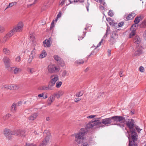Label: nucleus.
Here are the masks:
<instances>
[{"mask_svg":"<svg viewBox=\"0 0 146 146\" xmlns=\"http://www.w3.org/2000/svg\"><path fill=\"white\" fill-rule=\"evenodd\" d=\"M126 120L125 118L121 116H115L102 119V123L106 126L117 125L122 128L125 125Z\"/></svg>","mask_w":146,"mask_h":146,"instance_id":"obj_1","label":"nucleus"},{"mask_svg":"<svg viewBox=\"0 0 146 146\" xmlns=\"http://www.w3.org/2000/svg\"><path fill=\"white\" fill-rule=\"evenodd\" d=\"M23 27V24L21 22H19L16 25L14 26L13 29L11 30L4 37L3 40L5 42L9 38L13 35L16 32H21L22 31Z\"/></svg>","mask_w":146,"mask_h":146,"instance_id":"obj_2","label":"nucleus"},{"mask_svg":"<svg viewBox=\"0 0 146 146\" xmlns=\"http://www.w3.org/2000/svg\"><path fill=\"white\" fill-rule=\"evenodd\" d=\"M4 134L9 139L11 138V135H16L19 136H25V131L23 129L16 130L11 131L10 129H5L4 130Z\"/></svg>","mask_w":146,"mask_h":146,"instance_id":"obj_3","label":"nucleus"},{"mask_svg":"<svg viewBox=\"0 0 146 146\" xmlns=\"http://www.w3.org/2000/svg\"><path fill=\"white\" fill-rule=\"evenodd\" d=\"M75 141L78 144H80V146H82V129L77 133L74 134Z\"/></svg>","mask_w":146,"mask_h":146,"instance_id":"obj_4","label":"nucleus"},{"mask_svg":"<svg viewBox=\"0 0 146 146\" xmlns=\"http://www.w3.org/2000/svg\"><path fill=\"white\" fill-rule=\"evenodd\" d=\"M131 137L133 141H129V146H135V141H137V135L135 130H131Z\"/></svg>","mask_w":146,"mask_h":146,"instance_id":"obj_5","label":"nucleus"},{"mask_svg":"<svg viewBox=\"0 0 146 146\" xmlns=\"http://www.w3.org/2000/svg\"><path fill=\"white\" fill-rule=\"evenodd\" d=\"M50 80L49 82L50 86H54L57 81L58 79V76L56 74H53L51 75L50 77Z\"/></svg>","mask_w":146,"mask_h":146,"instance_id":"obj_6","label":"nucleus"},{"mask_svg":"<svg viewBox=\"0 0 146 146\" xmlns=\"http://www.w3.org/2000/svg\"><path fill=\"white\" fill-rule=\"evenodd\" d=\"M48 70L50 73H54L58 72L60 70V68L58 66H56L52 64H50L48 66Z\"/></svg>","mask_w":146,"mask_h":146,"instance_id":"obj_7","label":"nucleus"},{"mask_svg":"<svg viewBox=\"0 0 146 146\" xmlns=\"http://www.w3.org/2000/svg\"><path fill=\"white\" fill-rule=\"evenodd\" d=\"M54 60L56 61V63L61 66H63L65 65L64 61L61 58L57 55H54L53 56Z\"/></svg>","mask_w":146,"mask_h":146,"instance_id":"obj_8","label":"nucleus"},{"mask_svg":"<svg viewBox=\"0 0 146 146\" xmlns=\"http://www.w3.org/2000/svg\"><path fill=\"white\" fill-rule=\"evenodd\" d=\"M97 121L96 120H94V119L90 121L89 122L86 124V126L88 128L90 129L94 126L98 127V125L99 123H100L98 122H97Z\"/></svg>","mask_w":146,"mask_h":146,"instance_id":"obj_9","label":"nucleus"},{"mask_svg":"<svg viewBox=\"0 0 146 146\" xmlns=\"http://www.w3.org/2000/svg\"><path fill=\"white\" fill-rule=\"evenodd\" d=\"M134 122L133 119H129L128 122L126 123V124L127 127L131 129L130 132L131 133V130H135L133 129V128L134 126Z\"/></svg>","mask_w":146,"mask_h":146,"instance_id":"obj_10","label":"nucleus"},{"mask_svg":"<svg viewBox=\"0 0 146 146\" xmlns=\"http://www.w3.org/2000/svg\"><path fill=\"white\" fill-rule=\"evenodd\" d=\"M19 88V87L17 85L12 84L10 85H5L2 88H4L7 90H16L18 89Z\"/></svg>","mask_w":146,"mask_h":146,"instance_id":"obj_11","label":"nucleus"},{"mask_svg":"<svg viewBox=\"0 0 146 146\" xmlns=\"http://www.w3.org/2000/svg\"><path fill=\"white\" fill-rule=\"evenodd\" d=\"M4 63L6 68H8L10 66V60L9 58L4 57L3 59Z\"/></svg>","mask_w":146,"mask_h":146,"instance_id":"obj_12","label":"nucleus"},{"mask_svg":"<svg viewBox=\"0 0 146 146\" xmlns=\"http://www.w3.org/2000/svg\"><path fill=\"white\" fill-rule=\"evenodd\" d=\"M51 41V38H49L48 40L46 39L43 42L44 46L45 47H49L50 46V42Z\"/></svg>","mask_w":146,"mask_h":146,"instance_id":"obj_13","label":"nucleus"},{"mask_svg":"<svg viewBox=\"0 0 146 146\" xmlns=\"http://www.w3.org/2000/svg\"><path fill=\"white\" fill-rule=\"evenodd\" d=\"M88 132V130L87 129H83V146H89L87 142H83V140L84 139V135L87 134Z\"/></svg>","mask_w":146,"mask_h":146,"instance_id":"obj_14","label":"nucleus"},{"mask_svg":"<svg viewBox=\"0 0 146 146\" xmlns=\"http://www.w3.org/2000/svg\"><path fill=\"white\" fill-rule=\"evenodd\" d=\"M137 50L135 52L134 54L135 56L139 55L142 52V47L138 46H137Z\"/></svg>","mask_w":146,"mask_h":146,"instance_id":"obj_15","label":"nucleus"},{"mask_svg":"<svg viewBox=\"0 0 146 146\" xmlns=\"http://www.w3.org/2000/svg\"><path fill=\"white\" fill-rule=\"evenodd\" d=\"M49 137L48 136H46L44 139L40 144V146H45L48 142Z\"/></svg>","mask_w":146,"mask_h":146,"instance_id":"obj_16","label":"nucleus"},{"mask_svg":"<svg viewBox=\"0 0 146 146\" xmlns=\"http://www.w3.org/2000/svg\"><path fill=\"white\" fill-rule=\"evenodd\" d=\"M52 86H50L49 83H48L47 86H42L40 88V89L43 90H52Z\"/></svg>","mask_w":146,"mask_h":146,"instance_id":"obj_17","label":"nucleus"},{"mask_svg":"<svg viewBox=\"0 0 146 146\" xmlns=\"http://www.w3.org/2000/svg\"><path fill=\"white\" fill-rule=\"evenodd\" d=\"M55 96L53 95L49 97L47 100V104L48 105H50L54 101L55 98Z\"/></svg>","mask_w":146,"mask_h":146,"instance_id":"obj_18","label":"nucleus"},{"mask_svg":"<svg viewBox=\"0 0 146 146\" xmlns=\"http://www.w3.org/2000/svg\"><path fill=\"white\" fill-rule=\"evenodd\" d=\"M64 94V92L62 90H60L57 93L54 94V95L55 97H56L57 98H59L60 97L62 96Z\"/></svg>","mask_w":146,"mask_h":146,"instance_id":"obj_19","label":"nucleus"},{"mask_svg":"<svg viewBox=\"0 0 146 146\" xmlns=\"http://www.w3.org/2000/svg\"><path fill=\"white\" fill-rule=\"evenodd\" d=\"M135 15L136 14L135 13L132 12L127 16L126 17V19L127 20H132L135 17Z\"/></svg>","mask_w":146,"mask_h":146,"instance_id":"obj_20","label":"nucleus"},{"mask_svg":"<svg viewBox=\"0 0 146 146\" xmlns=\"http://www.w3.org/2000/svg\"><path fill=\"white\" fill-rule=\"evenodd\" d=\"M140 18L141 17H137L135 18L134 21V24L132 25L131 28V29H132V27L134 26L135 27H136V25L138 24L140 22Z\"/></svg>","mask_w":146,"mask_h":146,"instance_id":"obj_21","label":"nucleus"},{"mask_svg":"<svg viewBox=\"0 0 146 146\" xmlns=\"http://www.w3.org/2000/svg\"><path fill=\"white\" fill-rule=\"evenodd\" d=\"M38 114L37 113H34L30 116L29 117L28 119L29 120L33 121L36 118Z\"/></svg>","mask_w":146,"mask_h":146,"instance_id":"obj_22","label":"nucleus"},{"mask_svg":"<svg viewBox=\"0 0 146 146\" xmlns=\"http://www.w3.org/2000/svg\"><path fill=\"white\" fill-rule=\"evenodd\" d=\"M134 43L136 44H139L140 42V40L139 37L138 36L135 37L133 38Z\"/></svg>","mask_w":146,"mask_h":146,"instance_id":"obj_23","label":"nucleus"},{"mask_svg":"<svg viewBox=\"0 0 146 146\" xmlns=\"http://www.w3.org/2000/svg\"><path fill=\"white\" fill-rule=\"evenodd\" d=\"M17 105L13 103L11 107V111L14 112L15 111L17 110Z\"/></svg>","mask_w":146,"mask_h":146,"instance_id":"obj_24","label":"nucleus"},{"mask_svg":"<svg viewBox=\"0 0 146 146\" xmlns=\"http://www.w3.org/2000/svg\"><path fill=\"white\" fill-rule=\"evenodd\" d=\"M101 118H102V117H100L96 118L95 119H94V120L97 121V122H99L100 123L98 125V126L99 127H103V126L104 127V125H102V121L101 122V121H100V120L101 119Z\"/></svg>","mask_w":146,"mask_h":146,"instance_id":"obj_25","label":"nucleus"},{"mask_svg":"<svg viewBox=\"0 0 146 146\" xmlns=\"http://www.w3.org/2000/svg\"><path fill=\"white\" fill-rule=\"evenodd\" d=\"M116 36L114 37L113 35H111L110 40V41L113 44L115 42V40L116 39Z\"/></svg>","mask_w":146,"mask_h":146,"instance_id":"obj_26","label":"nucleus"},{"mask_svg":"<svg viewBox=\"0 0 146 146\" xmlns=\"http://www.w3.org/2000/svg\"><path fill=\"white\" fill-rule=\"evenodd\" d=\"M47 54L45 51H43L41 53L39 56V57L40 58H42L45 57L46 55Z\"/></svg>","mask_w":146,"mask_h":146,"instance_id":"obj_27","label":"nucleus"},{"mask_svg":"<svg viewBox=\"0 0 146 146\" xmlns=\"http://www.w3.org/2000/svg\"><path fill=\"white\" fill-rule=\"evenodd\" d=\"M135 29H133L129 34V38H131L133 36L135 35Z\"/></svg>","mask_w":146,"mask_h":146,"instance_id":"obj_28","label":"nucleus"},{"mask_svg":"<svg viewBox=\"0 0 146 146\" xmlns=\"http://www.w3.org/2000/svg\"><path fill=\"white\" fill-rule=\"evenodd\" d=\"M17 4V3L16 2H13L9 3L8 5L6 8L5 10H6L9 7H11L14 5H16Z\"/></svg>","mask_w":146,"mask_h":146,"instance_id":"obj_29","label":"nucleus"},{"mask_svg":"<svg viewBox=\"0 0 146 146\" xmlns=\"http://www.w3.org/2000/svg\"><path fill=\"white\" fill-rule=\"evenodd\" d=\"M140 27L141 28H145L146 27V21H143L139 25Z\"/></svg>","mask_w":146,"mask_h":146,"instance_id":"obj_30","label":"nucleus"},{"mask_svg":"<svg viewBox=\"0 0 146 146\" xmlns=\"http://www.w3.org/2000/svg\"><path fill=\"white\" fill-rule=\"evenodd\" d=\"M62 84V82L61 81H58L56 82V87L57 88H59L60 87Z\"/></svg>","mask_w":146,"mask_h":146,"instance_id":"obj_31","label":"nucleus"},{"mask_svg":"<svg viewBox=\"0 0 146 146\" xmlns=\"http://www.w3.org/2000/svg\"><path fill=\"white\" fill-rule=\"evenodd\" d=\"M34 56L33 55H30L29 56V58L28 60V62L29 63H31L32 62Z\"/></svg>","mask_w":146,"mask_h":146,"instance_id":"obj_32","label":"nucleus"},{"mask_svg":"<svg viewBox=\"0 0 146 146\" xmlns=\"http://www.w3.org/2000/svg\"><path fill=\"white\" fill-rule=\"evenodd\" d=\"M21 71V70L20 69L16 68H14V73L15 74H18V73Z\"/></svg>","mask_w":146,"mask_h":146,"instance_id":"obj_33","label":"nucleus"},{"mask_svg":"<svg viewBox=\"0 0 146 146\" xmlns=\"http://www.w3.org/2000/svg\"><path fill=\"white\" fill-rule=\"evenodd\" d=\"M95 49L94 50H93L91 52V54L89 55L88 56V57H87V58H86V60H84V61H83V63L84 62H87L88 59V58L90 57V55H93L94 54H94V52H95Z\"/></svg>","mask_w":146,"mask_h":146,"instance_id":"obj_34","label":"nucleus"},{"mask_svg":"<svg viewBox=\"0 0 146 146\" xmlns=\"http://www.w3.org/2000/svg\"><path fill=\"white\" fill-rule=\"evenodd\" d=\"M4 53L7 54L9 55L10 53L9 50L6 48H4L3 50Z\"/></svg>","mask_w":146,"mask_h":146,"instance_id":"obj_35","label":"nucleus"},{"mask_svg":"<svg viewBox=\"0 0 146 146\" xmlns=\"http://www.w3.org/2000/svg\"><path fill=\"white\" fill-rule=\"evenodd\" d=\"M70 3L73 2H78L81 3L82 2V0H69Z\"/></svg>","mask_w":146,"mask_h":146,"instance_id":"obj_36","label":"nucleus"},{"mask_svg":"<svg viewBox=\"0 0 146 146\" xmlns=\"http://www.w3.org/2000/svg\"><path fill=\"white\" fill-rule=\"evenodd\" d=\"M109 24L111 26H114V27H116V26L117 25V23H113L112 21H111L109 22Z\"/></svg>","mask_w":146,"mask_h":146,"instance_id":"obj_37","label":"nucleus"},{"mask_svg":"<svg viewBox=\"0 0 146 146\" xmlns=\"http://www.w3.org/2000/svg\"><path fill=\"white\" fill-rule=\"evenodd\" d=\"M98 2L100 3L103 5H104L105 3L104 1V0H95Z\"/></svg>","mask_w":146,"mask_h":146,"instance_id":"obj_38","label":"nucleus"},{"mask_svg":"<svg viewBox=\"0 0 146 146\" xmlns=\"http://www.w3.org/2000/svg\"><path fill=\"white\" fill-rule=\"evenodd\" d=\"M108 14L109 16L111 17H112L114 15L113 11L111 10L109 11V12H108Z\"/></svg>","mask_w":146,"mask_h":146,"instance_id":"obj_39","label":"nucleus"},{"mask_svg":"<svg viewBox=\"0 0 146 146\" xmlns=\"http://www.w3.org/2000/svg\"><path fill=\"white\" fill-rule=\"evenodd\" d=\"M104 39L103 38H102L101 40V41L99 42V43L98 44L96 47L95 48V49H96L97 48L99 47L102 44V42L103 41Z\"/></svg>","mask_w":146,"mask_h":146,"instance_id":"obj_40","label":"nucleus"},{"mask_svg":"<svg viewBox=\"0 0 146 146\" xmlns=\"http://www.w3.org/2000/svg\"><path fill=\"white\" fill-rule=\"evenodd\" d=\"M85 5H85L87 9V11H88L89 7L90 4L88 2H87V3Z\"/></svg>","mask_w":146,"mask_h":146,"instance_id":"obj_41","label":"nucleus"},{"mask_svg":"<svg viewBox=\"0 0 146 146\" xmlns=\"http://www.w3.org/2000/svg\"><path fill=\"white\" fill-rule=\"evenodd\" d=\"M35 50L34 48H33V50L31 51L30 55H33L35 56Z\"/></svg>","mask_w":146,"mask_h":146,"instance_id":"obj_42","label":"nucleus"},{"mask_svg":"<svg viewBox=\"0 0 146 146\" xmlns=\"http://www.w3.org/2000/svg\"><path fill=\"white\" fill-rule=\"evenodd\" d=\"M11 115V114H7L6 115L4 116L3 117L4 118V119H8L9 117H10Z\"/></svg>","mask_w":146,"mask_h":146,"instance_id":"obj_43","label":"nucleus"},{"mask_svg":"<svg viewBox=\"0 0 146 146\" xmlns=\"http://www.w3.org/2000/svg\"><path fill=\"white\" fill-rule=\"evenodd\" d=\"M4 31V27L0 25V33L3 32Z\"/></svg>","mask_w":146,"mask_h":146,"instance_id":"obj_44","label":"nucleus"},{"mask_svg":"<svg viewBox=\"0 0 146 146\" xmlns=\"http://www.w3.org/2000/svg\"><path fill=\"white\" fill-rule=\"evenodd\" d=\"M124 24V22H121L119 23L117 25L119 27H122L123 24Z\"/></svg>","mask_w":146,"mask_h":146,"instance_id":"obj_45","label":"nucleus"},{"mask_svg":"<svg viewBox=\"0 0 146 146\" xmlns=\"http://www.w3.org/2000/svg\"><path fill=\"white\" fill-rule=\"evenodd\" d=\"M139 70L140 72H143L144 71V68L142 66H141L140 67H139Z\"/></svg>","mask_w":146,"mask_h":146,"instance_id":"obj_46","label":"nucleus"},{"mask_svg":"<svg viewBox=\"0 0 146 146\" xmlns=\"http://www.w3.org/2000/svg\"><path fill=\"white\" fill-rule=\"evenodd\" d=\"M67 74L66 71V70H64L62 73V76L63 77H64Z\"/></svg>","mask_w":146,"mask_h":146,"instance_id":"obj_47","label":"nucleus"},{"mask_svg":"<svg viewBox=\"0 0 146 146\" xmlns=\"http://www.w3.org/2000/svg\"><path fill=\"white\" fill-rule=\"evenodd\" d=\"M21 59L20 57L19 56H18L17 57H16L15 58V60L17 62H19Z\"/></svg>","mask_w":146,"mask_h":146,"instance_id":"obj_48","label":"nucleus"},{"mask_svg":"<svg viewBox=\"0 0 146 146\" xmlns=\"http://www.w3.org/2000/svg\"><path fill=\"white\" fill-rule=\"evenodd\" d=\"M112 35H113V36L114 37H115L116 36V38H117L118 35L115 32H113Z\"/></svg>","mask_w":146,"mask_h":146,"instance_id":"obj_49","label":"nucleus"},{"mask_svg":"<svg viewBox=\"0 0 146 146\" xmlns=\"http://www.w3.org/2000/svg\"><path fill=\"white\" fill-rule=\"evenodd\" d=\"M34 37V35L33 34H30V38L32 40H33Z\"/></svg>","mask_w":146,"mask_h":146,"instance_id":"obj_50","label":"nucleus"},{"mask_svg":"<svg viewBox=\"0 0 146 146\" xmlns=\"http://www.w3.org/2000/svg\"><path fill=\"white\" fill-rule=\"evenodd\" d=\"M8 68L10 72H11L13 70L14 68V67H10V66L9 68Z\"/></svg>","mask_w":146,"mask_h":146,"instance_id":"obj_51","label":"nucleus"},{"mask_svg":"<svg viewBox=\"0 0 146 146\" xmlns=\"http://www.w3.org/2000/svg\"><path fill=\"white\" fill-rule=\"evenodd\" d=\"M96 115H90L89 116H88L87 117V118H93L96 117Z\"/></svg>","mask_w":146,"mask_h":146,"instance_id":"obj_52","label":"nucleus"},{"mask_svg":"<svg viewBox=\"0 0 146 146\" xmlns=\"http://www.w3.org/2000/svg\"><path fill=\"white\" fill-rule=\"evenodd\" d=\"M61 16V13L60 12L58 15H57L56 18L58 19Z\"/></svg>","mask_w":146,"mask_h":146,"instance_id":"obj_53","label":"nucleus"},{"mask_svg":"<svg viewBox=\"0 0 146 146\" xmlns=\"http://www.w3.org/2000/svg\"><path fill=\"white\" fill-rule=\"evenodd\" d=\"M75 63L80 64L82 63V62L80 60H78L75 62Z\"/></svg>","mask_w":146,"mask_h":146,"instance_id":"obj_54","label":"nucleus"},{"mask_svg":"<svg viewBox=\"0 0 146 146\" xmlns=\"http://www.w3.org/2000/svg\"><path fill=\"white\" fill-rule=\"evenodd\" d=\"M66 0H62L61 2L59 4L60 5H61V6H62L64 3V2Z\"/></svg>","mask_w":146,"mask_h":146,"instance_id":"obj_55","label":"nucleus"},{"mask_svg":"<svg viewBox=\"0 0 146 146\" xmlns=\"http://www.w3.org/2000/svg\"><path fill=\"white\" fill-rule=\"evenodd\" d=\"M33 143H26L25 146H31L33 144Z\"/></svg>","mask_w":146,"mask_h":146,"instance_id":"obj_56","label":"nucleus"},{"mask_svg":"<svg viewBox=\"0 0 146 146\" xmlns=\"http://www.w3.org/2000/svg\"><path fill=\"white\" fill-rule=\"evenodd\" d=\"M106 19L107 21H108L109 22L112 21V19L110 17L107 18H106Z\"/></svg>","mask_w":146,"mask_h":146,"instance_id":"obj_57","label":"nucleus"},{"mask_svg":"<svg viewBox=\"0 0 146 146\" xmlns=\"http://www.w3.org/2000/svg\"><path fill=\"white\" fill-rule=\"evenodd\" d=\"M110 31V28L109 27H107V28L106 31V35H107L108 33V32Z\"/></svg>","mask_w":146,"mask_h":146,"instance_id":"obj_58","label":"nucleus"},{"mask_svg":"<svg viewBox=\"0 0 146 146\" xmlns=\"http://www.w3.org/2000/svg\"><path fill=\"white\" fill-rule=\"evenodd\" d=\"M34 72V69L33 68H32L31 69H30L29 72L30 73H32Z\"/></svg>","mask_w":146,"mask_h":146,"instance_id":"obj_59","label":"nucleus"},{"mask_svg":"<svg viewBox=\"0 0 146 146\" xmlns=\"http://www.w3.org/2000/svg\"><path fill=\"white\" fill-rule=\"evenodd\" d=\"M81 92H80L79 93H78L76 94V96H78V97H80L82 95V94H81Z\"/></svg>","mask_w":146,"mask_h":146,"instance_id":"obj_60","label":"nucleus"},{"mask_svg":"<svg viewBox=\"0 0 146 146\" xmlns=\"http://www.w3.org/2000/svg\"><path fill=\"white\" fill-rule=\"evenodd\" d=\"M22 104V102L21 101L19 102L17 104H16L17 105V106H19L20 105H21Z\"/></svg>","mask_w":146,"mask_h":146,"instance_id":"obj_61","label":"nucleus"},{"mask_svg":"<svg viewBox=\"0 0 146 146\" xmlns=\"http://www.w3.org/2000/svg\"><path fill=\"white\" fill-rule=\"evenodd\" d=\"M54 27V24H51L50 27V29L52 30V29Z\"/></svg>","mask_w":146,"mask_h":146,"instance_id":"obj_62","label":"nucleus"},{"mask_svg":"<svg viewBox=\"0 0 146 146\" xmlns=\"http://www.w3.org/2000/svg\"><path fill=\"white\" fill-rule=\"evenodd\" d=\"M44 94L43 93L41 94H39L38 95V96L39 98L42 97L43 96Z\"/></svg>","mask_w":146,"mask_h":146,"instance_id":"obj_63","label":"nucleus"},{"mask_svg":"<svg viewBox=\"0 0 146 146\" xmlns=\"http://www.w3.org/2000/svg\"><path fill=\"white\" fill-rule=\"evenodd\" d=\"M80 100V98H77L75 99L74 101L76 102H78V101H79V100Z\"/></svg>","mask_w":146,"mask_h":146,"instance_id":"obj_64","label":"nucleus"}]
</instances>
